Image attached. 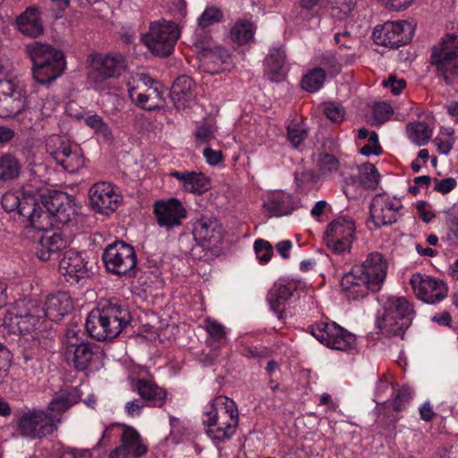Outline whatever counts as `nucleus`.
Returning a JSON list of instances; mask_svg holds the SVG:
<instances>
[{
	"mask_svg": "<svg viewBox=\"0 0 458 458\" xmlns=\"http://www.w3.org/2000/svg\"><path fill=\"white\" fill-rule=\"evenodd\" d=\"M42 315L43 309L36 301L20 300L4 317V323L10 332L19 333L28 344L49 349L52 347V336L46 331V320Z\"/></svg>",
	"mask_w": 458,
	"mask_h": 458,
	"instance_id": "nucleus-1",
	"label": "nucleus"
},
{
	"mask_svg": "<svg viewBox=\"0 0 458 458\" xmlns=\"http://www.w3.org/2000/svg\"><path fill=\"white\" fill-rule=\"evenodd\" d=\"M131 320L128 306L113 298L100 302L98 309L88 315L85 326L91 337L106 341L117 337Z\"/></svg>",
	"mask_w": 458,
	"mask_h": 458,
	"instance_id": "nucleus-2",
	"label": "nucleus"
},
{
	"mask_svg": "<svg viewBox=\"0 0 458 458\" xmlns=\"http://www.w3.org/2000/svg\"><path fill=\"white\" fill-rule=\"evenodd\" d=\"M78 216L74 197L60 191L40 190L34 229L47 231L55 225H70Z\"/></svg>",
	"mask_w": 458,
	"mask_h": 458,
	"instance_id": "nucleus-3",
	"label": "nucleus"
},
{
	"mask_svg": "<svg viewBox=\"0 0 458 458\" xmlns=\"http://www.w3.org/2000/svg\"><path fill=\"white\" fill-rule=\"evenodd\" d=\"M32 61L33 78L38 84L47 85L59 78L66 68L64 52L52 45L33 42L26 46Z\"/></svg>",
	"mask_w": 458,
	"mask_h": 458,
	"instance_id": "nucleus-4",
	"label": "nucleus"
},
{
	"mask_svg": "<svg viewBox=\"0 0 458 458\" xmlns=\"http://www.w3.org/2000/svg\"><path fill=\"white\" fill-rule=\"evenodd\" d=\"M413 313L411 304L404 297L390 296L384 303L376 324L386 336H400L403 339L411 324Z\"/></svg>",
	"mask_w": 458,
	"mask_h": 458,
	"instance_id": "nucleus-5",
	"label": "nucleus"
},
{
	"mask_svg": "<svg viewBox=\"0 0 458 458\" xmlns=\"http://www.w3.org/2000/svg\"><path fill=\"white\" fill-rule=\"evenodd\" d=\"M430 64L447 85L458 84V35L449 34L432 47Z\"/></svg>",
	"mask_w": 458,
	"mask_h": 458,
	"instance_id": "nucleus-6",
	"label": "nucleus"
},
{
	"mask_svg": "<svg viewBox=\"0 0 458 458\" xmlns=\"http://www.w3.org/2000/svg\"><path fill=\"white\" fill-rule=\"evenodd\" d=\"M102 260L108 273L120 277L136 276V251L131 244L123 241L108 244L102 254Z\"/></svg>",
	"mask_w": 458,
	"mask_h": 458,
	"instance_id": "nucleus-7",
	"label": "nucleus"
},
{
	"mask_svg": "<svg viewBox=\"0 0 458 458\" xmlns=\"http://www.w3.org/2000/svg\"><path fill=\"white\" fill-rule=\"evenodd\" d=\"M179 37L177 25L162 20L149 24L148 31L143 36V42L153 55L166 57L173 53Z\"/></svg>",
	"mask_w": 458,
	"mask_h": 458,
	"instance_id": "nucleus-8",
	"label": "nucleus"
},
{
	"mask_svg": "<svg viewBox=\"0 0 458 458\" xmlns=\"http://www.w3.org/2000/svg\"><path fill=\"white\" fill-rule=\"evenodd\" d=\"M58 420L44 410L32 409L21 412L16 420V431L22 437L43 438L57 429Z\"/></svg>",
	"mask_w": 458,
	"mask_h": 458,
	"instance_id": "nucleus-9",
	"label": "nucleus"
},
{
	"mask_svg": "<svg viewBox=\"0 0 458 458\" xmlns=\"http://www.w3.org/2000/svg\"><path fill=\"white\" fill-rule=\"evenodd\" d=\"M40 198V190L22 188L21 195L13 191H6L1 198L3 208L10 213H17L26 218L30 225L34 228L37 205Z\"/></svg>",
	"mask_w": 458,
	"mask_h": 458,
	"instance_id": "nucleus-10",
	"label": "nucleus"
},
{
	"mask_svg": "<svg viewBox=\"0 0 458 458\" xmlns=\"http://www.w3.org/2000/svg\"><path fill=\"white\" fill-rule=\"evenodd\" d=\"M414 27L406 21H387L374 29L372 38L375 44L396 49L411 42Z\"/></svg>",
	"mask_w": 458,
	"mask_h": 458,
	"instance_id": "nucleus-11",
	"label": "nucleus"
},
{
	"mask_svg": "<svg viewBox=\"0 0 458 458\" xmlns=\"http://www.w3.org/2000/svg\"><path fill=\"white\" fill-rule=\"evenodd\" d=\"M310 333L321 344L339 351L352 348L356 342V336L353 334L341 327L335 322L318 323L311 327Z\"/></svg>",
	"mask_w": 458,
	"mask_h": 458,
	"instance_id": "nucleus-12",
	"label": "nucleus"
},
{
	"mask_svg": "<svg viewBox=\"0 0 458 458\" xmlns=\"http://www.w3.org/2000/svg\"><path fill=\"white\" fill-rule=\"evenodd\" d=\"M125 70L126 61L122 54H99L92 59L89 79L95 84H98L111 78H118Z\"/></svg>",
	"mask_w": 458,
	"mask_h": 458,
	"instance_id": "nucleus-13",
	"label": "nucleus"
},
{
	"mask_svg": "<svg viewBox=\"0 0 458 458\" xmlns=\"http://www.w3.org/2000/svg\"><path fill=\"white\" fill-rule=\"evenodd\" d=\"M193 241L201 250H209L216 248L224 238L222 224L214 216H202L193 224Z\"/></svg>",
	"mask_w": 458,
	"mask_h": 458,
	"instance_id": "nucleus-14",
	"label": "nucleus"
},
{
	"mask_svg": "<svg viewBox=\"0 0 458 458\" xmlns=\"http://www.w3.org/2000/svg\"><path fill=\"white\" fill-rule=\"evenodd\" d=\"M402 205L399 201L392 199L386 194H377L371 199L369 205V214L371 220L368 222L373 224L374 229H379L385 225L394 224L400 216Z\"/></svg>",
	"mask_w": 458,
	"mask_h": 458,
	"instance_id": "nucleus-15",
	"label": "nucleus"
},
{
	"mask_svg": "<svg viewBox=\"0 0 458 458\" xmlns=\"http://www.w3.org/2000/svg\"><path fill=\"white\" fill-rule=\"evenodd\" d=\"M153 214L160 227L171 231L182 225V220L187 217L188 211L179 199L170 198L156 201L153 206Z\"/></svg>",
	"mask_w": 458,
	"mask_h": 458,
	"instance_id": "nucleus-16",
	"label": "nucleus"
},
{
	"mask_svg": "<svg viewBox=\"0 0 458 458\" xmlns=\"http://www.w3.org/2000/svg\"><path fill=\"white\" fill-rule=\"evenodd\" d=\"M410 282L417 297L427 303L440 301L447 294V287L442 280L413 275Z\"/></svg>",
	"mask_w": 458,
	"mask_h": 458,
	"instance_id": "nucleus-17",
	"label": "nucleus"
},
{
	"mask_svg": "<svg viewBox=\"0 0 458 458\" xmlns=\"http://www.w3.org/2000/svg\"><path fill=\"white\" fill-rule=\"evenodd\" d=\"M92 208L101 214L113 213L121 201V197L114 191L113 186L106 182L95 183L89 191Z\"/></svg>",
	"mask_w": 458,
	"mask_h": 458,
	"instance_id": "nucleus-18",
	"label": "nucleus"
},
{
	"mask_svg": "<svg viewBox=\"0 0 458 458\" xmlns=\"http://www.w3.org/2000/svg\"><path fill=\"white\" fill-rule=\"evenodd\" d=\"M204 418L226 424L229 430L233 428H237L239 424V412L234 401L224 395L212 400L209 410L204 413Z\"/></svg>",
	"mask_w": 458,
	"mask_h": 458,
	"instance_id": "nucleus-19",
	"label": "nucleus"
},
{
	"mask_svg": "<svg viewBox=\"0 0 458 458\" xmlns=\"http://www.w3.org/2000/svg\"><path fill=\"white\" fill-rule=\"evenodd\" d=\"M355 267L363 271L366 280L372 285V292H378L381 289L387 272V263L382 254L370 253L362 264Z\"/></svg>",
	"mask_w": 458,
	"mask_h": 458,
	"instance_id": "nucleus-20",
	"label": "nucleus"
},
{
	"mask_svg": "<svg viewBox=\"0 0 458 458\" xmlns=\"http://www.w3.org/2000/svg\"><path fill=\"white\" fill-rule=\"evenodd\" d=\"M363 271L352 267V270L346 273L341 280L342 291L348 300L356 301L366 297L372 292V285L366 280Z\"/></svg>",
	"mask_w": 458,
	"mask_h": 458,
	"instance_id": "nucleus-21",
	"label": "nucleus"
},
{
	"mask_svg": "<svg viewBox=\"0 0 458 458\" xmlns=\"http://www.w3.org/2000/svg\"><path fill=\"white\" fill-rule=\"evenodd\" d=\"M121 440L122 445L111 452L110 458H138L148 450L140 434L131 427H125Z\"/></svg>",
	"mask_w": 458,
	"mask_h": 458,
	"instance_id": "nucleus-22",
	"label": "nucleus"
},
{
	"mask_svg": "<svg viewBox=\"0 0 458 458\" xmlns=\"http://www.w3.org/2000/svg\"><path fill=\"white\" fill-rule=\"evenodd\" d=\"M45 233L40 237L36 249V256L43 261L51 259H59L60 251L66 249L67 241L58 232L44 231Z\"/></svg>",
	"mask_w": 458,
	"mask_h": 458,
	"instance_id": "nucleus-23",
	"label": "nucleus"
},
{
	"mask_svg": "<svg viewBox=\"0 0 458 458\" xmlns=\"http://www.w3.org/2000/svg\"><path fill=\"white\" fill-rule=\"evenodd\" d=\"M262 207L269 217H278L290 215L298 204L290 194L280 191L268 193Z\"/></svg>",
	"mask_w": 458,
	"mask_h": 458,
	"instance_id": "nucleus-24",
	"label": "nucleus"
},
{
	"mask_svg": "<svg viewBox=\"0 0 458 458\" xmlns=\"http://www.w3.org/2000/svg\"><path fill=\"white\" fill-rule=\"evenodd\" d=\"M18 30L30 38H38L44 32L42 13L38 7L29 6L16 18Z\"/></svg>",
	"mask_w": 458,
	"mask_h": 458,
	"instance_id": "nucleus-25",
	"label": "nucleus"
},
{
	"mask_svg": "<svg viewBox=\"0 0 458 458\" xmlns=\"http://www.w3.org/2000/svg\"><path fill=\"white\" fill-rule=\"evenodd\" d=\"M43 314L51 321L62 320L72 310V301L65 292H58L47 297Z\"/></svg>",
	"mask_w": 458,
	"mask_h": 458,
	"instance_id": "nucleus-26",
	"label": "nucleus"
},
{
	"mask_svg": "<svg viewBox=\"0 0 458 458\" xmlns=\"http://www.w3.org/2000/svg\"><path fill=\"white\" fill-rule=\"evenodd\" d=\"M194 86L193 80L187 75L176 78L170 89V97L176 109H185L190 106L195 98Z\"/></svg>",
	"mask_w": 458,
	"mask_h": 458,
	"instance_id": "nucleus-27",
	"label": "nucleus"
},
{
	"mask_svg": "<svg viewBox=\"0 0 458 458\" xmlns=\"http://www.w3.org/2000/svg\"><path fill=\"white\" fill-rule=\"evenodd\" d=\"M87 264L81 254L74 250H65L59 261V270L64 276H69L76 282L88 274Z\"/></svg>",
	"mask_w": 458,
	"mask_h": 458,
	"instance_id": "nucleus-28",
	"label": "nucleus"
},
{
	"mask_svg": "<svg viewBox=\"0 0 458 458\" xmlns=\"http://www.w3.org/2000/svg\"><path fill=\"white\" fill-rule=\"evenodd\" d=\"M169 175L182 182L184 191L202 194L210 188L209 179L202 173L194 171H172Z\"/></svg>",
	"mask_w": 458,
	"mask_h": 458,
	"instance_id": "nucleus-29",
	"label": "nucleus"
},
{
	"mask_svg": "<svg viewBox=\"0 0 458 458\" xmlns=\"http://www.w3.org/2000/svg\"><path fill=\"white\" fill-rule=\"evenodd\" d=\"M295 289L296 285L294 283H288L286 284H275L268 291L267 301L270 309L278 314L279 318H282L285 303L292 297L293 292Z\"/></svg>",
	"mask_w": 458,
	"mask_h": 458,
	"instance_id": "nucleus-30",
	"label": "nucleus"
},
{
	"mask_svg": "<svg viewBox=\"0 0 458 458\" xmlns=\"http://www.w3.org/2000/svg\"><path fill=\"white\" fill-rule=\"evenodd\" d=\"M133 389L137 391L140 396L152 403L155 407H162L166 399V391L147 379H137L133 384Z\"/></svg>",
	"mask_w": 458,
	"mask_h": 458,
	"instance_id": "nucleus-31",
	"label": "nucleus"
},
{
	"mask_svg": "<svg viewBox=\"0 0 458 458\" xmlns=\"http://www.w3.org/2000/svg\"><path fill=\"white\" fill-rule=\"evenodd\" d=\"M285 54L281 48H274L264 61L265 75L271 81H281L284 78V64Z\"/></svg>",
	"mask_w": 458,
	"mask_h": 458,
	"instance_id": "nucleus-32",
	"label": "nucleus"
},
{
	"mask_svg": "<svg viewBox=\"0 0 458 458\" xmlns=\"http://www.w3.org/2000/svg\"><path fill=\"white\" fill-rule=\"evenodd\" d=\"M77 402L76 394L62 390L55 394L45 411H47L49 416H54L57 419L58 423H60L63 413L67 411Z\"/></svg>",
	"mask_w": 458,
	"mask_h": 458,
	"instance_id": "nucleus-33",
	"label": "nucleus"
},
{
	"mask_svg": "<svg viewBox=\"0 0 458 458\" xmlns=\"http://www.w3.org/2000/svg\"><path fill=\"white\" fill-rule=\"evenodd\" d=\"M354 233L355 223L353 219L350 216H339L327 225L325 235L352 242Z\"/></svg>",
	"mask_w": 458,
	"mask_h": 458,
	"instance_id": "nucleus-34",
	"label": "nucleus"
},
{
	"mask_svg": "<svg viewBox=\"0 0 458 458\" xmlns=\"http://www.w3.org/2000/svg\"><path fill=\"white\" fill-rule=\"evenodd\" d=\"M49 349L37 348L32 344H28L24 347L22 358L24 360V369L30 371L33 377L40 375L43 372L42 358L45 352L50 351Z\"/></svg>",
	"mask_w": 458,
	"mask_h": 458,
	"instance_id": "nucleus-35",
	"label": "nucleus"
},
{
	"mask_svg": "<svg viewBox=\"0 0 458 458\" xmlns=\"http://www.w3.org/2000/svg\"><path fill=\"white\" fill-rule=\"evenodd\" d=\"M20 160L10 153L0 156V183L11 182L20 177L21 173Z\"/></svg>",
	"mask_w": 458,
	"mask_h": 458,
	"instance_id": "nucleus-36",
	"label": "nucleus"
},
{
	"mask_svg": "<svg viewBox=\"0 0 458 458\" xmlns=\"http://www.w3.org/2000/svg\"><path fill=\"white\" fill-rule=\"evenodd\" d=\"M229 57L226 49L221 47H214L206 54L199 56L204 70L210 73L218 72L222 64H225Z\"/></svg>",
	"mask_w": 458,
	"mask_h": 458,
	"instance_id": "nucleus-37",
	"label": "nucleus"
},
{
	"mask_svg": "<svg viewBox=\"0 0 458 458\" xmlns=\"http://www.w3.org/2000/svg\"><path fill=\"white\" fill-rule=\"evenodd\" d=\"M203 424L206 426V434L215 443H223L229 440L236 432V428H233L229 430V426L220 424L216 420L203 418Z\"/></svg>",
	"mask_w": 458,
	"mask_h": 458,
	"instance_id": "nucleus-38",
	"label": "nucleus"
},
{
	"mask_svg": "<svg viewBox=\"0 0 458 458\" xmlns=\"http://www.w3.org/2000/svg\"><path fill=\"white\" fill-rule=\"evenodd\" d=\"M98 352V347L94 344L82 343L73 351V363L78 370L86 369L90 364L93 356Z\"/></svg>",
	"mask_w": 458,
	"mask_h": 458,
	"instance_id": "nucleus-39",
	"label": "nucleus"
},
{
	"mask_svg": "<svg viewBox=\"0 0 458 458\" xmlns=\"http://www.w3.org/2000/svg\"><path fill=\"white\" fill-rule=\"evenodd\" d=\"M407 133L410 140L418 146L428 143L432 136V131L425 122L409 123Z\"/></svg>",
	"mask_w": 458,
	"mask_h": 458,
	"instance_id": "nucleus-40",
	"label": "nucleus"
},
{
	"mask_svg": "<svg viewBox=\"0 0 458 458\" xmlns=\"http://www.w3.org/2000/svg\"><path fill=\"white\" fill-rule=\"evenodd\" d=\"M325 80L324 69L314 68L302 77L301 88L309 92H316L323 86Z\"/></svg>",
	"mask_w": 458,
	"mask_h": 458,
	"instance_id": "nucleus-41",
	"label": "nucleus"
},
{
	"mask_svg": "<svg viewBox=\"0 0 458 458\" xmlns=\"http://www.w3.org/2000/svg\"><path fill=\"white\" fill-rule=\"evenodd\" d=\"M46 148L47 151L58 164L62 157H64L70 149L71 145L60 136L53 135L47 140Z\"/></svg>",
	"mask_w": 458,
	"mask_h": 458,
	"instance_id": "nucleus-42",
	"label": "nucleus"
},
{
	"mask_svg": "<svg viewBox=\"0 0 458 458\" xmlns=\"http://www.w3.org/2000/svg\"><path fill=\"white\" fill-rule=\"evenodd\" d=\"M58 165H62L64 170L70 173L77 172L80 168L84 166V158L81 149L77 148L72 149L71 147L65 156L59 161Z\"/></svg>",
	"mask_w": 458,
	"mask_h": 458,
	"instance_id": "nucleus-43",
	"label": "nucleus"
},
{
	"mask_svg": "<svg viewBox=\"0 0 458 458\" xmlns=\"http://www.w3.org/2000/svg\"><path fill=\"white\" fill-rule=\"evenodd\" d=\"M86 124L90 127L96 134L102 137L106 141H112L114 139L112 131L102 117L98 114L89 115L85 119Z\"/></svg>",
	"mask_w": 458,
	"mask_h": 458,
	"instance_id": "nucleus-44",
	"label": "nucleus"
},
{
	"mask_svg": "<svg viewBox=\"0 0 458 458\" xmlns=\"http://www.w3.org/2000/svg\"><path fill=\"white\" fill-rule=\"evenodd\" d=\"M252 37V25L249 21L237 22L231 30V39L239 45L246 44Z\"/></svg>",
	"mask_w": 458,
	"mask_h": 458,
	"instance_id": "nucleus-45",
	"label": "nucleus"
},
{
	"mask_svg": "<svg viewBox=\"0 0 458 458\" xmlns=\"http://www.w3.org/2000/svg\"><path fill=\"white\" fill-rule=\"evenodd\" d=\"M0 106L4 108L5 116H16L25 108V99L14 96H5L0 99Z\"/></svg>",
	"mask_w": 458,
	"mask_h": 458,
	"instance_id": "nucleus-46",
	"label": "nucleus"
},
{
	"mask_svg": "<svg viewBox=\"0 0 458 458\" xmlns=\"http://www.w3.org/2000/svg\"><path fill=\"white\" fill-rule=\"evenodd\" d=\"M360 182L367 189H376L380 174L376 166L370 163H365L360 167Z\"/></svg>",
	"mask_w": 458,
	"mask_h": 458,
	"instance_id": "nucleus-47",
	"label": "nucleus"
},
{
	"mask_svg": "<svg viewBox=\"0 0 458 458\" xmlns=\"http://www.w3.org/2000/svg\"><path fill=\"white\" fill-rule=\"evenodd\" d=\"M224 18L222 11L215 6L207 7L198 19V25L206 29L215 23L220 22Z\"/></svg>",
	"mask_w": 458,
	"mask_h": 458,
	"instance_id": "nucleus-48",
	"label": "nucleus"
},
{
	"mask_svg": "<svg viewBox=\"0 0 458 458\" xmlns=\"http://www.w3.org/2000/svg\"><path fill=\"white\" fill-rule=\"evenodd\" d=\"M128 95L131 101L142 109L152 111L158 107V103H151L148 92L138 91V87L129 89Z\"/></svg>",
	"mask_w": 458,
	"mask_h": 458,
	"instance_id": "nucleus-49",
	"label": "nucleus"
},
{
	"mask_svg": "<svg viewBox=\"0 0 458 458\" xmlns=\"http://www.w3.org/2000/svg\"><path fill=\"white\" fill-rule=\"evenodd\" d=\"M327 72L330 76H335L340 73L342 65L332 53L323 54L319 58V67Z\"/></svg>",
	"mask_w": 458,
	"mask_h": 458,
	"instance_id": "nucleus-50",
	"label": "nucleus"
},
{
	"mask_svg": "<svg viewBox=\"0 0 458 458\" xmlns=\"http://www.w3.org/2000/svg\"><path fill=\"white\" fill-rule=\"evenodd\" d=\"M394 114L392 106L386 102L375 103L373 106V118L375 124H382Z\"/></svg>",
	"mask_w": 458,
	"mask_h": 458,
	"instance_id": "nucleus-51",
	"label": "nucleus"
},
{
	"mask_svg": "<svg viewBox=\"0 0 458 458\" xmlns=\"http://www.w3.org/2000/svg\"><path fill=\"white\" fill-rule=\"evenodd\" d=\"M191 242L192 239L188 234H182L179 238L180 248L184 254H190L195 259H201L203 250L197 243L193 246Z\"/></svg>",
	"mask_w": 458,
	"mask_h": 458,
	"instance_id": "nucleus-52",
	"label": "nucleus"
},
{
	"mask_svg": "<svg viewBox=\"0 0 458 458\" xmlns=\"http://www.w3.org/2000/svg\"><path fill=\"white\" fill-rule=\"evenodd\" d=\"M254 250L260 263H267L273 255V246L267 241L259 239L254 242Z\"/></svg>",
	"mask_w": 458,
	"mask_h": 458,
	"instance_id": "nucleus-53",
	"label": "nucleus"
},
{
	"mask_svg": "<svg viewBox=\"0 0 458 458\" xmlns=\"http://www.w3.org/2000/svg\"><path fill=\"white\" fill-rule=\"evenodd\" d=\"M324 241L328 249L335 254H342L344 251H350L352 242L344 241L337 237L325 235Z\"/></svg>",
	"mask_w": 458,
	"mask_h": 458,
	"instance_id": "nucleus-54",
	"label": "nucleus"
},
{
	"mask_svg": "<svg viewBox=\"0 0 458 458\" xmlns=\"http://www.w3.org/2000/svg\"><path fill=\"white\" fill-rule=\"evenodd\" d=\"M446 225L449 229V233L446 235V240L451 244H458V211L448 212L446 217Z\"/></svg>",
	"mask_w": 458,
	"mask_h": 458,
	"instance_id": "nucleus-55",
	"label": "nucleus"
},
{
	"mask_svg": "<svg viewBox=\"0 0 458 458\" xmlns=\"http://www.w3.org/2000/svg\"><path fill=\"white\" fill-rule=\"evenodd\" d=\"M324 114L333 123H341L344 118V107L335 102L326 103Z\"/></svg>",
	"mask_w": 458,
	"mask_h": 458,
	"instance_id": "nucleus-56",
	"label": "nucleus"
},
{
	"mask_svg": "<svg viewBox=\"0 0 458 458\" xmlns=\"http://www.w3.org/2000/svg\"><path fill=\"white\" fill-rule=\"evenodd\" d=\"M411 395L412 390L408 386H403L398 389L394 399V410L396 411H402L411 399Z\"/></svg>",
	"mask_w": 458,
	"mask_h": 458,
	"instance_id": "nucleus-57",
	"label": "nucleus"
},
{
	"mask_svg": "<svg viewBox=\"0 0 458 458\" xmlns=\"http://www.w3.org/2000/svg\"><path fill=\"white\" fill-rule=\"evenodd\" d=\"M360 154L364 156L376 155L378 156L381 154L382 149L378 143V137L375 131H372L369 137V143L364 145L360 150Z\"/></svg>",
	"mask_w": 458,
	"mask_h": 458,
	"instance_id": "nucleus-58",
	"label": "nucleus"
},
{
	"mask_svg": "<svg viewBox=\"0 0 458 458\" xmlns=\"http://www.w3.org/2000/svg\"><path fill=\"white\" fill-rule=\"evenodd\" d=\"M287 136L293 147L296 148L307 138V131L298 125L288 126Z\"/></svg>",
	"mask_w": 458,
	"mask_h": 458,
	"instance_id": "nucleus-59",
	"label": "nucleus"
},
{
	"mask_svg": "<svg viewBox=\"0 0 458 458\" xmlns=\"http://www.w3.org/2000/svg\"><path fill=\"white\" fill-rule=\"evenodd\" d=\"M11 352L4 344L0 343V383L6 376V373L11 366Z\"/></svg>",
	"mask_w": 458,
	"mask_h": 458,
	"instance_id": "nucleus-60",
	"label": "nucleus"
},
{
	"mask_svg": "<svg viewBox=\"0 0 458 458\" xmlns=\"http://www.w3.org/2000/svg\"><path fill=\"white\" fill-rule=\"evenodd\" d=\"M206 330L209 336L216 342L221 341L225 336V327L214 320H206Z\"/></svg>",
	"mask_w": 458,
	"mask_h": 458,
	"instance_id": "nucleus-61",
	"label": "nucleus"
},
{
	"mask_svg": "<svg viewBox=\"0 0 458 458\" xmlns=\"http://www.w3.org/2000/svg\"><path fill=\"white\" fill-rule=\"evenodd\" d=\"M320 170L323 174L335 172L339 167L338 159L331 154H325L319 159Z\"/></svg>",
	"mask_w": 458,
	"mask_h": 458,
	"instance_id": "nucleus-62",
	"label": "nucleus"
},
{
	"mask_svg": "<svg viewBox=\"0 0 458 458\" xmlns=\"http://www.w3.org/2000/svg\"><path fill=\"white\" fill-rule=\"evenodd\" d=\"M195 138L199 143H208L215 138L214 129L211 125L204 123L195 131Z\"/></svg>",
	"mask_w": 458,
	"mask_h": 458,
	"instance_id": "nucleus-63",
	"label": "nucleus"
},
{
	"mask_svg": "<svg viewBox=\"0 0 458 458\" xmlns=\"http://www.w3.org/2000/svg\"><path fill=\"white\" fill-rule=\"evenodd\" d=\"M193 45L195 48L197 49V53L199 55V57L200 55H203L208 52V50L212 49L214 47L212 46L211 38L209 35L205 33L204 36H197L195 38Z\"/></svg>",
	"mask_w": 458,
	"mask_h": 458,
	"instance_id": "nucleus-64",
	"label": "nucleus"
}]
</instances>
